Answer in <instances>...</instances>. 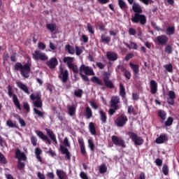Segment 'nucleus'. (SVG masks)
Returning a JSON list of instances; mask_svg holds the SVG:
<instances>
[{"label":"nucleus","mask_w":179,"mask_h":179,"mask_svg":"<svg viewBox=\"0 0 179 179\" xmlns=\"http://www.w3.org/2000/svg\"><path fill=\"white\" fill-rule=\"evenodd\" d=\"M80 76L81 78L87 84H90V80L87 76H94L91 78L92 83H96L98 85H101V89L105 90L106 88L113 89L115 88V85L110 78V73H104L103 77V81L99 77L94 76V71L90 66H85V64H81L80 66ZM104 83V84H103Z\"/></svg>","instance_id":"f257e3e1"},{"label":"nucleus","mask_w":179,"mask_h":179,"mask_svg":"<svg viewBox=\"0 0 179 179\" xmlns=\"http://www.w3.org/2000/svg\"><path fill=\"white\" fill-rule=\"evenodd\" d=\"M31 66V57H28L27 62V63H25V64H24V66L20 62L15 63L14 66V69L16 71H20V74L22 76V77H24L25 78H29Z\"/></svg>","instance_id":"f03ea898"},{"label":"nucleus","mask_w":179,"mask_h":179,"mask_svg":"<svg viewBox=\"0 0 179 179\" xmlns=\"http://www.w3.org/2000/svg\"><path fill=\"white\" fill-rule=\"evenodd\" d=\"M15 157L18 159L17 161V169L20 170L24 169V166H26V164L24 162H22V159L24 161H26L27 159V155L24 152H22L20 150V148H17L15 150Z\"/></svg>","instance_id":"7ed1b4c3"},{"label":"nucleus","mask_w":179,"mask_h":179,"mask_svg":"<svg viewBox=\"0 0 179 179\" xmlns=\"http://www.w3.org/2000/svg\"><path fill=\"white\" fill-rule=\"evenodd\" d=\"M73 57H66L63 59V62L67 64V67H69L70 70H72L73 73L78 74L79 73V69L76 64H73Z\"/></svg>","instance_id":"20e7f679"},{"label":"nucleus","mask_w":179,"mask_h":179,"mask_svg":"<svg viewBox=\"0 0 179 179\" xmlns=\"http://www.w3.org/2000/svg\"><path fill=\"white\" fill-rule=\"evenodd\" d=\"M64 144L66 147H64V145L61 144L60 145V151L62 152V154L66 155V157L67 158V159H71V154L69 150H68V148H67V147H71V144L69 141L68 137L64 138Z\"/></svg>","instance_id":"39448f33"},{"label":"nucleus","mask_w":179,"mask_h":179,"mask_svg":"<svg viewBox=\"0 0 179 179\" xmlns=\"http://www.w3.org/2000/svg\"><path fill=\"white\" fill-rule=\"evenodd\" d=\"M30 99L31 101H34V106H35L36 109H38V108H42L43 101L41 99V95L40 92H36V94H31Z\"/></svg>","instance_id":"423d86ee"},{"label":"nucleus","mask_w":179,"mask_h":179,"mask_svg":"<svg viewBox=\"0 0 179 179\" xmlns=\"http://www.w3.org/2000/svg\"><path fill=\"white\" fill-rule=\"evenodd\" d=\"M8 94L10 96V98L13 96V102L14 105H15L17 109L22 110V106L20 105L19 98H17V95H16V94H13V90L10 85H8Z\"/></svg>","instance_id":"0eeeda50"},{"label":"nucleus","mask_w":179,"mask_h":179,"mask_svg":"<svg viewBox=\"0 0 179 179\" xmlns=\"http://www.w3.org/2000/svg\"><path fill=\"white\" fill-rule=\"evenodd\" d=\"M128 134L129 136V138L134 141L135 145H142L144 143V138L141 137V136H138L136 133H134V131H129Z\"/></svg>","instance_id":"6e6552de"},{"label":"nucleus","mask_w":179,"mask_h":179,"mask_svg":"<svg viewBox=\"0 0 179 179\" xmlns=\"http://www.w3.org/2000/svg\"><path fill=\"white\" fill-rule=\"evenodd\" d=\"M128 122V117L126 116V115H120V116H117V117L115 120V124L117 127H124L125 124H127Z\"/></svg>","instance_id":"1a4fd4ad"},{"label":"nucleus","mask_w":179,"mask_h":179,"mask_svg":"<svg viewBox=\"0 0 179 179\" xmlns=\"http://www.w3.org/2000/svg\"><path fill=\"white\" fill-rule=\"evenodd\" d=\"M132 10L134 12V16L131 20L134 24H136V15L143 13L142 7L138 3H134Z\"/></svg>","instance_id":"9d476101"},{"label":"nucleus","mask_w":179,"mask_h":179,"mask_svg":"<svg viewBox=\"0 0 179 179\" xmlns=\"http://www.w3.org/2000/svg\"><path fill=\"white\" fill-rule=\"evenodd\" d=\"M32 57L34 60H41L42 62L48 60V56L41 50H35V52L32 53Z\"/></svg>","instance_id":"9b49d317"},{"label":"nucleus","mask_w":179,"mask_h":179,"mask_svg":"<svg viewBox=\"0 0 179 179\" xmlns=\"http://www.w3.org/2000/svg\"><path fill=\"white\" fill-rule=\"evenodd\" d=\"M60 73L59 74V78L62 80V82L64 83H67L69 78V73L68 70H64L63 67L59 69Z\"/></svg>","instance_id":"f8f14e48"},{"label":"nucleus","mask_w":179,"mask_h":179,"mask_svg":"<svg viewBox=\"0 0 179 179\" xmlns=\"http://www.w3.org/2000/svg\"><path fill=\"white\" fill-rule=\"evenodd\" d=\"M111 140L115 145H120L124 148L127 147V145L125 144V140L122 138V137H118V136H112Z\"/></svg>","instance_id":"ddd939ff"},{"label":"nucleus","mask_w":179,"mask_h":179,"mask_svg":"<svg viewBox=\"0 0 179 179\" xmlns=\"http://www.w3.org/2000/svg\"><path fill=\"white\" fill-rule=\"evenodd\" d=\"M136 24H139L140 25H145L147 22V17L142 13H138V14L136 15Z\"/></svg>","instance_id":"4468645a"},{"label":"nucleus","mask_w":179,"mask_h":179,"mask_svg":"<svg viewBox=\"0 0 179 179\" xmlns=\"http://www.w3.org/2000/svg\"><path fill=\"white\" fill-rule=\"evenodd\" d=\"M36 134L40 138H41V140L45 141V144H48L50 145L52 144L50 138H49L48 136L44 134L43 131H41V130H36Z\"/></svg>","instance_id":"2eb2a0df"},{"label":"nucleus","mask_w":179,"mask_h":179,"mask_svg":"<svg viewBox=\"0 0 179 179\" xmlns=\"http://www.w3.org/2000/svg\"><path fill=\"white\" fill-rule=\"evenodd\" d=\"M120 96H112L110 99V106L111 108H114L115 112H116V110H118V109L120 108V106H118V103H120Z\"/></svg>","instance_id":"dca6fc26"},{"label":"nucleus","mask_w":179,"mask_h":179,"mask_svg":"<svg viewBox=\"0 0 179 179\" xmlns=\"http://www.w3.org/2000/svg\"><path fill=\"white\" fill-rule=\"evenodd\" d=\"M169 97L167 98V103L169 105H175V99L176 98V94L175 91H169Z\"/></svg>","instance_id":"f3484780"},{"label":"nucleus","mask_w":179,"mask_h":179,"mask_svg":"<svg viewBox=\"0 0 179 179\" xmlns=\"http://www.w3.org/2000/svg\"><path fill=\"white\" fill-rule=\"evenodd\" d=\"M78 144L80 145L81 154H83V155L86 156L87 155V151H86V148H85V145L83 137H78Z\"/></svg>","instance_id":"a211bd4d"},{"label":"nucleus","mask_w":179,"mask_h":179,"mask_svg":"<svg viewBox=\"0 0 179 179\" xmlns=\"http://www.w3.org/2000/svg\"><path fill=\"white\" fill-rule=\"evenodd\" d=\"M156 39L159 45H162V46H164L169 42V38L168 36H166V35H160L159 36H157Z\"/></svg>","instance_id":"6ab92c4d"},{"label":"nucleus","mask_w":179,"mask_h":179,"mask_svg":"<svg viewBox=\"0 0 179 179\" xmlns=\"http://www.w3.org/2000/svg\"><path fill=\"white\" fill-rule=\"evenodd\" d=\"M46 65L50 67V69H55L58 66V60L57 57H52L47 62Z\"/></svg>","instance_id":"aec40b11"},{"label":"nucleus","mask_w":179,"mask_h":179,"mask_svg":"<svg viewBox=\"0 0 179 179\" xmlns=\"http://www.w3.org/2000/svg\"><path fill=\"white\" fill-rule=\"evenodd\" d=\"M129 66H130L131 70L133 71V72L134 73V76L136 77V78H139V71H140L138 64H134V63L130 62Z\"/></svg>","instance_id":"412c9836"},{"label":"nucleus","mask_w":179,"mask_h":179,"mask_svg":"<svg viewBox=\"0 0 179 179\" xmlns=\"http://www.w3.org/2000/svg\"><path fill=\"white\" fill-rule=\"evenodd\" d=\"M151 94H155L157 92L158 84L155 80H151L150 83Z\"/></svg>","instance_id":"4be33fe9"},{"label":"nucleus","mask_w":179,"mask_h":179,"mask_svg":"<svg viewBox=\"0 0 179 179\" xmlns=\"http://www.w3.org/2000/svg\"><path fill=\"white\" fill-rule=\"evenodd\" d=\"M169 137L168 134H160L157 138H156L155 141L157 144H162L164 143V141H168Z\"/></svg>","instance_id":"5701e85b"},{"label":"nucleus","mask_w":179,"mask_h":179,"mask_svg":"<svg viewBox=\"0 0 179 179\" xmlns=\"http://www.w3.org/2000/svg\"><path fill=\"white\" fill-rule=\"evenodd\" d=\"M106 57L110 62H115L118 59V55L115 52H107Z\"/></svg>","instance_id":"b1692460"},{"label":"nucleus","mask_w":179,"mask_h":179,"mask_svg":"<svg viewBox=\"0 0 179 179\" xmlns=\"http://www.w3.org/2000/svg\"><path fill=\"white\" fill-rule=\"evenodd\" d=\"M45 130L47 131V134L50 137V138L55 143V144H57L58 141L57 140L56 134L54 133L53 130H51V129H48L46 127Z\"/></svg>","instance_id":"393cba45"},{"label":"nucleus","mask_w":179,"mask_h":179,"mask_svg":"<svg viewBox=\"0 0 179 179\" xmlns=\"http://www.w3.org/2000/svg\"><path fill=\"white\" fill-rule=\"evenodd\" d=\"M17 86L22 90V91H24V92H25L26 94H30V91L27 87V85H26V84H23V83H21L20 81H17L16 83Z\"/></svg>","instance_id":"a878e982"},{"label":"nucleus","mask_w":179,"mask_h":179,"mask_svg":"<svg viewBox=\"0 0 179 179\" xmlns=\"http://www.w3.org/2000/svg\"><path fill=\"white\" fill-rule=\"evenodd\" d=\"M56 173L59 179H66L67 178L66 172H65L63 169H57Z\"/></svg>","instance_id":"bb28decb"},{"label":"nucleus","mask_w":179,"mask_h":179,"mask_svg":"<svg viewBox=\"0 0 179 179\" xmlns=\"http://www.w3.org/2000/svg\"><path fill=\"white\" fill-rule=\"evenodd\" d=\"M118 6L122 11H127V10H128V5L124 0H118Z\"/></svg>","instance_id":"cd10ccee"},{"label":"nucleus","mask_w":179,"mask_h":179,"mask_svg":"<svg viewBox=\"0 0 179 179\" xmlns=\"http://www.w3.org/2000/svg\"><path fill=\"white\" fill-rule=\"evenodd\" d=\"M119 94H120V96H122V98H125V96L127 95V92L125 91V87H124V84H122V83H120V84Z\"/></svg>","instance_id":"c85d7f7f"},{"label":"nucleus","mask_w":179,"mask_h":179,"mask_svg":"<svg viewBox=\"0 0 179 179\" xmlns=\"http://www.w3.org/2000/svg\"><path fill=\"white\" fill-rule=\"evenodd\" d=\"M99 115L101 122H102V123H106L108 119L106 112H104V110H99Z\"/></svg>","instance_id":"c756f323"},{"label":"nucleus","mask_w":179,"mask_h":179,"mask_svg":"<svg viewBox=\"0 0 179 179\" xmlns=\"http://www.w3.org/2000/svg\"><path fill=\"white\" fill-rule=\"evenodd\" d=\"M157 115L162 119V120H166L167 113L165 110H163L162 109H159L157 110Z\"/></svg>","instance_id":"7c9ffc66"},{"label":"nucleus","mask_w":179,"mask_h":179,"mask_svg":"<svg viewBox=\"0 0 179 179\" xmlns=\"http://www.w3.org/2000/svg\"><path fill=\"white\" fill-rule=\"evenodd\" d=\"M89 130L91 133V134L96 136V129L94 126V123L93 122H90L89 123Z\"/></svg>","instance_id":"2f4dec72"},{"label":"nucleus","mask_w":179,"mask_h":179,"mask_svg":"<svg viewBox=\"0 0 179 179\" xmlns=\"http://www.w3.org/2000/svg\"><path fill=\"white\" fill-rule=\"evenodd\" d=\"M124 44L127 48H128V49H134L135 50H138V45L137 43H135V42H130V45L127 42H124Z\"/></svg>","instance_id":"473e14b6"},{"label":"nucleus","mask_w":179,"mask_h":179,"mask_svg":"<svg viewBox=\"0 0 179 179\" xmlns=\"http://www.w3.org/2000/svg\"><path fill=\"white\" fill-rule=\"evenodd\" d=\"M14 117H17L18 122L21 126V127H26V122L24 119L21 117L17 113H15L14 115Z\"/></svg>","instance_id":"72a5a7b5"},{"label":"nucleus","mask_w":179,"mask_h":179,"mask_svg":"<svg viewBox=\"0 0 179 179\" xmlns=\"http://www.w3.org/2000/svg\"><path fill=\"white\" fill-rule=\"evenodd\" d=\"M67 109L69 110V115H70V116H74V115H76V108L74 105H73L72 106H67Z\"/></svg>","instance_id":"f704fd0d"},{"label":"nucleus","mask_w":179,"mask_h":179,"mask_svg":"<svg viewBox=\"0 0 179 179\" xmlns=\"http://www.w3.org/2000/svg\"><path fill=\"white\" fill-rule=\"evenodd\" d=\"M85 115L87 119H90L92 117L93 112L90 106H87V108H85Z\"/></svg>","instance_id":"c9c22d12"},{"label":"nucleus","mask_w":179,"mask_h":179,"mask_svg":"<svg viewBox=\"0 0 179 179\" xmlns=\"http://www.w3.org/2000/svg\"><path fill=\"white\" fill-rule=\"evenodd\" d=\"M176 32V28L175 27H169L167 29H166V35H173Z\"/></svg>","instance_id":"e433bc0d"},{"label":"nucleus","mask_w":179,"mask_h":179,"mask_svg":"<svg viewBox=\"0 0 179 179\" xmlns=\"http://www.w3.org/2000/svg\"><path fill=\"white\" fill-rule=\"evenodd\" d=\"M46 28L50 31V32L53 33L57 29V25L55 24H47Z\"/></svg>","instance_id":"4c0bfd02"},{"label":"nucleus","mask_w":179,"mask_h":179,"mask_svg":"<svg viewBox=\"0 0 179 179\" xmlns=\"http://www.w3.org/2000/svg\"><path fill=\"white\" fill-rule=\"evenodd\" d=\"M173 122H174L173 117H172L171 116H169V117H167V120L164 122V124L166 127L172 126Z\"/></svg>","instance_id":"58836bf2"},{"label":"nucleus","mask_w":179,"mask_h":179,"mask_svg":"<svg viewBox=\"0 0 179 179\" xmlns=\"http://www.w3.org/2000/svg\"><path fill=\"white\" fill-rule=\"evenodd\" d=\"M34 112L39 117H44L45 112H42L39 109L36 108H34Z\"/></svg>","instance_id":"ea45409f"},{"label":"nucleus","mask_w":179,"mask_h":179,"mask_svg":"<svg viewBox=\"0 0 179 179\" xmlns=\"http://www.w3.org/2000/svg\"><path fill=\"white\" fill-rule=\"evenodd\" d=\"M88 147L90 149L91 151H94L95 150V144L91 138L88 139Z\"/></svg>","instance_id":"a19ab883"},{"label":"nucleus","mask_w":179,"mask_h":179,"mask_svg":"<svg viewBox=\"0 0 179 179\" xmlns=\"http://www.w3.org/2000/svg\"><path fill=\"white\" fill-rule=\"evenodd\" d=\"M65 50L70 53V55H74L75 49L71 45H66Z\"/></svg>","instance_id":"79ce46f5"},{"label":"nucleus","mask_w":179,"mask_h":179,"mask_svg":"<svg viewBox=\"0 0 179 179\" xmlns=\"http://www.w3.org/2000/svg\"><path fill=\"white\" fill-rule=\"evenodd\" d=\"M0 163L3 164H8V159H6V157H5V155L2 152H1V151H0Z\"/></svg>","instance_id":"37998d69"},{"label":"nucleus","mask_w":179,"mask_h":179,"mask_svg":"<svg viewBox=\"0 0 179 179\" xmlns=\"http://www.w3.org/2000/svg\"><path fill=\"white\" fill-rule=\"evenodd\" d=\"M83 93V90H80V89L75 90V91H74V95L76 96H77L78 98H82Z\"/></svg>","instance_id":"c03bdc74"},{"label":"nucleus","mask_w":179,"mask_h":179,"mask_svg":"<svg viewBox=\"0 0 179 179\" xmlns=\"http://www.w3.org/2000/svg\"><path fill=\"white\" fill-rule=\"evenodd\" d=\"M162 172L164 175H169V165H167L166 164H164L162 166Z\"/></svg>","instance_id":"a18cd8bd"},{"label":"nucleus","mask_w":179,"mask_h":179,"mask_svg":"<svg viewBox=\"0 0 179 179\" xmlns=\"http://www.w3.org/2000/svg\"><path fill=\"white\" fill-rule=\"evenodd\" d=\"M124 76L127 80H131V71H129V70H127V69H124Z\"/></svg>","instance_id":"49530a36"},{"label":"nucleus","mask_w":179,"mask_h":179,"mask_svg":"<svg viewBox=\"0 0 179 179\" xmlns=\"http://www.w3.org/2000/svg\"><path fill=\"white\" fill-rule=\"evenodd\" d=\"M165 52L166 53H169V55H171L173 53V48L171 46V45H167L165 47Z\"/></svg>","instance_id":"de8ad7c7"},{"label":"nucleus","mask_w":179,"mask_h":179,"mask_svg":"<svg viewBox=\"0 0 179 179\" xmlns=\"http://www.w3.org/2000/svg\"><path fill=\"white\" fill-rule=\"evenodd\" d=\"M164 68L169 73H173V64H165Z\"/></svg>","instance_id":"09e8293b"},{"label":"nucleus","mask_w":179,"mask_h":179,"mask_svg":"<svg viewBox=\"0 0 179 179\" xmlns=\"http://www.w3.org/2000/svg\"><path fill=\"white\" fill-rule=\"evenodd\" d=\"M101 41L105 43H109L111 41L110 36H106V35H101Z\"/></svg>","instance_id":"8fccbe9b"},{"label":"nucleus","mask_w":179,"mask_h":179,"mask_svg":"<svg viewBox=\"0 0 179 179\" xmlns=\"http://www.w3.org/2000/svg\"><path fill=\"white\" fill-rule=\"evenodd\" d=\"M6 124L9 126V127H17V126H16V122L13 123V120H10L6 121Z\"/></svg>","instance_id":"3c124183"},{"label":"nucleus","mask_w":179,"mask_h":179,"mask_svg":"<svg viewBox=\"0 0 179 179\" xmlns=\"http://www.w3.org/2000/svg\"><path fill=\"white\" fill-rule=\"evenodd\" d=\"M108 168L106 166L105 164L101 165L99 167V172L100 173H105V172H107Z\"/></svg>","instance_id":"603ef678"},{"label":"nucleus","mask_w":179,"mask_h":179,"mask_svg":"<svg viewBox=\"0 0 179 179\" xmlns=\"http://www.w3.org/2000/svg\"><path fill=\"white\" fill-rule=\"evenodd\" d=\"M80 176L82 179H90L87 173H86V172H84V171H82L80 172Z\"/></svg>","instance_id":"864d4df0"},{"label":"nucleus","mask_w":179,"mask_h":179,"mask_svg":"<svg viewBox=\"0 0 179 179\" xmlns=\"http://www.w3.org/2000/svg\"><path fill=\"white\" fill-rule=\"evenodd\" d=\"M38 48L41 50H45V49H46V45H45V43H43V42H38Z\"/></svg>","instance_id":"5fc2aeb1"},{"label":"nucleus","mask_w":179,"mask_h":179,"mask_svg":"<svg viewBox=\"0 0 179 179\" xmlns=\"http://www.w3.org/2000/svg\"><path fill=\"white\" fill-rule=\"evenodd\" d=\"M87 29L88 31L92 34H94L95 32L94 29H93L92 25L90 22H88L87 24Z\"/></svg>","instance_id":"6e6d98bb"},{"label":"nucleus","mask_w":179,"mask_h":179,"mask_svg":"<svg viewBox=\"0 0 179 179\" xmlns=\"http://www.w3.org/2000/svg\"><path fill=\"white\" fill-rule=\"evenodd\" d=\"M31 143L33 145H37V138L35 136H31Z\"/></svg>","instance_id":"4d7b16f0"},{"label":"nucleus","mask_w":179,"mask_h":179,"mask_svg":"<svg viewBox=\"0 0 179 179\" xmlns=\"http://www.w3.org/2000/svg\"><path fill=\"white\" fill-rule=\"evenodd\" d=\"M134 53H128L127 55H126L124 59L128 62V60H130V59H132V57H134Z\"/></svg>","instance_id":"13d9d810"},{"label":"nucleus","mask_w":179,"mask_h":179,"mask_svg":"<svg viewBox=\"0 0 179 179\" xmlns=\"http://www.w3.org/2000/svg\"><path fill=\"white\" fill-rule=\"evenodd\" d=\"M129 35H132V36L136 35V29H135L134 28H129Z\"/></svg>","instance_id":"bf43d9fd"},{"label":"nucleus","mask_w":179,"mask_h":179,"mask_svg":"<svg viewBox=\"0 0 179 179\" xmlns=\"http://www.w3.org/2000/svg\"><path fill=\"white\" fill-rule=\"evenodd\" d=\"M155 164L156 165H157L158 166H162V164H163V161L162 159H161V158H157L155 159Z\"/></svg>","instance_id":"052dcab7"},{"label":"nucleus","mask_w":179,"mask_h":179,"mask_svg":"<svg viewBox=\"0 0 179 179\" xmlns=\"http://www.w3.org/2000/svg\"><path fill=\"white\" fill-rule=\"evenodd\" d=\"M82 49H80L78 46H76V54L77 55V56H80V55H82Z\"/></svg>","instance_id":"680f3d73"},{"label":"nucleus","mask_w":179,"mask_h":179,"mask_svg":"<svg viewBox=\"0 0 179 179\" xmlns=\"http://www.w3.org/2000/svg\"><path fill=\"white\" fill-rule=\"evenodd\" d=\"M96 66L99 67V69H100L101 70H103L105 67V64H103V63H101L100 62H96Z\"/></svg>","instance_id":"e2e57ef3"},{"label":"nucleus","mask_w":179,"mask_h":179,"mask_svg":"<svg viewBox=\"0 0 179 179\" xmlns=\"http://www.w3.org/2000/svg\"><path fill=\"white\" fill-rule=\"evenodd\" d=\"M23 106H24V109H25L27 112H29L30 106L28 102H24Z\"/></svg>","instance_id":"0e129e2a"},{"label":"nucleus","mask_w":179,"mask_h":179,"mask_svg":"<svg viewBox=\"0 0 179 179\" xmlns=\"http://www.w3.org/2000/svg\"><path fill=\"white\" fill-rule=\"evenodd\" d=\"M42 153V150L38 147L35 148V154L36 155V158H38L39 154Z\"/></svg>","instance_id":"69168bd1"},{"label":"nucleus","mask_w":179,"mask_h":179,"mask_svg":"<svg viewBox=\"0 0 179 179\" xmlns=\"http://www.w3.org/2000/svg\"><path fill=\"white\" fill-rule=\"evenodd\" d=\"M127 112L128 113H134V108L132 105H130L129 106H128V109H127Z\"/></svg>","instance_id":"338daca9"},{"label":"nucleus","mask_w":179,"mask_h":179,"mask_svg":"<svg viewBox=\"0 0 179 179\" xmlns=\"http://www.w3.org/2000/svg\"><path fill=\"white\" fill-rule=\"evenodd\" d=\"M16 55H17V53H13V55H11V56H10L11 62H17Z\"/></svg>","instance_id":"774afa93"}]
</instances>
